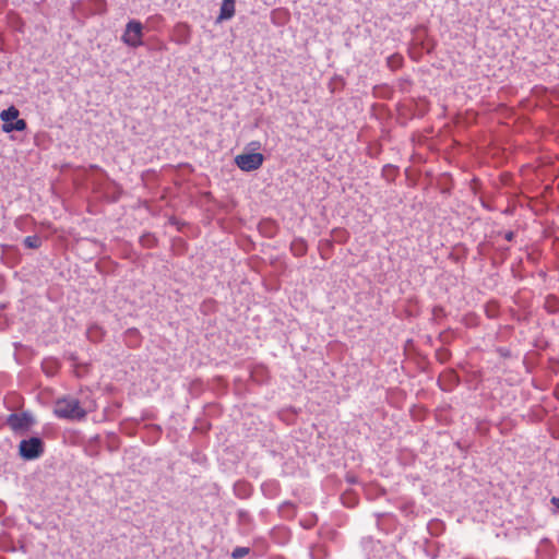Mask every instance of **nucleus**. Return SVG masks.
I'll return each instance as SVG.
<instances>
[{
  "label": "nucleus",
  "mask_w": 559,
  "mask_h": 559,
  "mask_svg": "<svg viewBox=\"0 0 559 559\" xmlns=\"http://www.w3.org/2000/svg\"><path fill=\"white\" fill-rule=\"evenodd\" d=\"M551 503H552L557 509H559V498H558V497H552V498H551Z\"/></svg>",
  "instance_id": "nucleus-11"
},
{
  "label": "nucleus",
  "mask_w": 559,
  "mask_h": 559,
  "mask_svg": "<svg viewBox=\"0 0 559 559\" xmlns=\"http://www.w3.org/2000/svg\"><path fill=\"white\" fill-rule=\"evenodd\" d=\"M293 250L295 251V254L301 255L305 253L306 247L302 242H300L299 245H294Z\"/></svg>",
  "instance_id": "nucleus-9"
},
{
  "label": "nucleus",
  "mask_w": 559,
  "mask_h": 559,
  "mask_svg": "<svg viewBox=\"0 0 559 559\" xmlns=\"http://www.w3.org/2000/svg\"><path fill=\"white\" fill-rule=\"evenodd\" d=\"M24 243L28 247V248H37L39 247V238L38 237H35V236H28L24 239Z\"/></svg>",
  "instance_id": "nucleus-8"
},
{
  "label": "nucleus",
  "mask_w": 559,
  "mask_h": 559,
  "mask_svg": "<svg viewBox=\"0 0 559 559\" xmlns=\"http://www.w3.org/2000/svg\"><path fill=\"white\" fill-rule=\"evenodd\" d=\"M96 330H97V328H91V329H88V332H87V333H88V336H90V337H93V333H94V331H96Z\"/></svg>",
  "instance_id": "nucleus-12"
},
{
  "label": "nucleus",
  "mask_w": 559,
  "mask_h": 559,
  "mask_svg": "<svg viewBox=\"0 0 559 559\" xmlns=\"http://www.w3.org/2000/svg\"><path fill=\"white\" fill-rule=\"evenodd\" d=\"M20 455L25 460H34L41 455L44 448L39 438L33 437L22 440L19 445Z\"/></svg>",
  "instance_id": "nucleus-5"
},
{
  "label": "nucleus",
  "mask_w": 559,
  "mask_h": 559,
  "mask_svg": "<svg viewBox=\"0 0 559 559\" xmlns=\"http://www.w3.org/2000/svg\"><path fill=\"white\" fill-rule=\"evenodd\" d=\"M53 413L57 417L70 420H82L86 416L85 409L74 397H61L55 403Z\"/></svg>",
  "instance_id": "nucleus-1"
},
{
  "label": "nucleus",
  "mask_w": 559,
  "mask_h": 559,
  "mask_svg": "<svg viewBox=\"0 0 559 559\" xmlns=\"http://www.w3.org/2000/svg\"><path fill=\"white\" fill-rule=\"evenodd\" d=\"M235 14V0H223L221 12H219V20H229Z\"/></svg>",
  "instance_id": "nucleus-6"
},
{
  "label": "nucleus",
  "mask_w": 559,
  "mask_h": 559,
  "mask_svg": "<svg viewBox=\"0 0 559 559\" xmlns=\"http://www.w3.org/2000/svg\"><path fill=\"white\" fill-rule=\"evenodd\" d=\"M122 43L132 48H138L143 44V25L140 21L131 20L127 23L126 29L121 36Z\"/></svg>",
  "instance_id": "nucleus-2"
},
{
  "label": "nucleus",
  "mask_w": 559,
  "mask_h": 559,
  "mask_svg": "<svg viewBox=\"0 0 559 559\" xmlns=\"http://www.w3.org/2000/svg\"><path fill=\"white\" fill-rule=\"evenodd\" d=\"M512 237H513V234H512V233H509V234H507V236H506V238H507L508 240H511V239H512Z\"/></svg>",
  "instance_id": "nucleus-13"
},
{
  "label": "nucleus",
  "mask_w": 559,
  "mask_h": 559,
  "mask_svg": "<svg viewBox=\"0 0 559 559\" xmlns=\"http://www.w3.org/2000/svg\"><path fill=\"white\" fill-rule=\"evenodd\" d=\"M264 162L261 153H243L235 157V164L243 171H253L259 169Z\"/></svg>",
  "instance_id": "nucleus-4"
},
{
  "label": "nucleus",
  "mask_w": 559,
  "mask_h": 559,
  "mask_svg": "<svg viewBox=\"0 0 559 559\" xmlns=\"http://www.w3.org/2000/svg\"><path fill=\"white\" fill-rule=\"evenodd\" d=\"M247 549H237L235 552H234V557H238V556H242L243 554H247Z\"/></svg>",
  "instance_id": "nucleus-10"
},
{
  "label": "nucleus",
  "mask_w": 559,
  "mask_h": 559,
  "mask_svg": "<svg viewBox=\"0 0 559 559\" xmlns=\"http://www.w3.org/2000/svg\"><path fill=\"white\" fill-rule=\"evenodd\" d=\"M9 425L13 428V429H20L24 426V423H23V418L19 415H11L9 417Z\"/></svg>",
  "instance_id": "nucleus-7"
},
{
  "label": "nucleus",
  "mask_w": 559,
  "mask_h": 559,
  "mask_svg": "<svg viewBox=\"0 0 559 559\" xmlns=\"http://www.w3.org/2000/svg\"><path fill=\"white\" fill-rule=\"evenodd\" d=\"M19 114V110L14 106L1 111L0 118L4 122L2 124L3 132L10 133L12 131H23L26 129V121L24 119H17Z\"/></svg>",
  "instance_id": "nucleus-3"
}]
</instances>
